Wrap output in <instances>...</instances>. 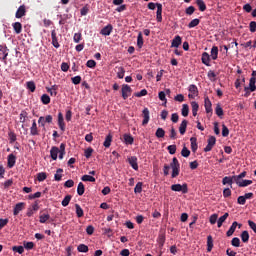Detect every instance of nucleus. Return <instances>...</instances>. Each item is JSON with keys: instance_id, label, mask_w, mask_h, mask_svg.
Wrapping results in <instances>:
<instances>
[{"instance_id": "1a4fd4ad", "label": "nucleus", "mask_w": 256, "mask_h": 256, "mask_svg": "<svg viewBox=\"0 0 256 256\" xmlns=\"http://www.w3.org/2000/svg\"><path fill=\"white\" fill-rule=\"evenodd\" d=\"M27 13V8L25 7V5H21L15 14L16 19H21V17H25Z\"/></svg>"}, {"instance_id": "9d476101", "label": "nucleus", "mask_w": 256, "mask_h": 256, "mask_svg": "<svg viewBox=\"0 0 256 256\" xmlns=\"http://www.w3.org/2000/svg\"><path fill=\"white\" fill-rule=\"evenodd\" d=\"M111 33H113V25L111 24H108L100 31V35H104V37H108V35H111Z\"/></svg>"}, {"instance_id": "cd10ccee", "label": "nucleus", "mask_w": 256, "mask_h": 256, "mask_svg": "<svg viewBox=\"0 0 256 256\" xmlns=\"http://www.w3.org/2000/svg\"><path fill=\"white\" fill-rule=\"evenodd\" d=\"M213 251V236H207V252L211 253Z\"/></svg>"}, {"instance_id": "dca6fc26", "label": "nucleus", "mask_w": 256, "mask_h": 256, "mask_svg": "<svg viewBox=\"0 0 256 256\" xmlns=\"http://www.w3.org/2000/svg\"><path fill=\"white\" fill-rule=\"evenodd\" d=\"M181 43H183V40L181 38V36L177 35L173 38L172 43H171V47L177 49L179 48V46L181 45Z\"/></svg>"}, {"instance_id": "052dcab7", "label": "nucleus", "mask_w": 256, "mask_h": 256, "mask_svg": "<svg viewBox=\"0 0 256 256\" xmlns=\"http://www.w3.org/2000/svg\"><path fill=\"white\" fill-rule=\"evenodd\" d=\"M81 39H83V35L81 34V32L74 34L73 36L74 43H80Z\"/></svg>"}, {"instance_id": "6e6552de", "label": "nucleus", "mask_w": 256, "mask_h": 256, "mask_svg": "<svg viewBox=\"0 0 256 256\" xmlns=\"http://www.w3.org/2000/svg\"><path fill=\"white\" fill-rule=\"evenodd\" d=\"M241 229L242 225L237 223V221H234L232 225L230 226L229 230L226 232L227 237H231L233 233H235V229Z\"/></svg>"}, {"instance_id": "72a5a7b5", "label": "nucleus", "mask_w": 256, "mask_h": 256, "mask_svg": "<svg viewBox=\"0 0 256 256\" xmlns=\"http://www.w3.org/2000/svg\"><path fill=\"white\" fill-rule=\"evenodd\" d=\"M77 251L79 253H88L89 252V246L85 244H79L77 247Z\"/></svg>"}, {"instance_id": "ea45409f", "label": "nucleus", "mask_w": 256, "mask_h": 256, "mask_svg": "<svg viewBox=\"0 0 256 256\" xmlns=\"http://www.w3.org/2000/svg\"><path fill=\"white\" fill-rule=\"evenodd\" d=\"M75 209H76V215L78 218H81L83 217V215H85V213L83 212V208H81L79 204H75Z\"/></svg>"}, {"instance_id": "338daca9", "label": "nucleus", "mask_w": 256, "mask_h": 256, "mask_svg": "<svg viewBox=\"0 0 256 256\" xmlns=\"http://www.w3.org/2000/svg\"><path fill=\"white\" fill-rule=\"evenodd\" d=\"M217 219H219V215L212 214L209 218L211 225H215V223H217Z\"/></svg>"}, {"instance_id": "473e14b6", "label": "nucleus", "mask_w": 256, "mask_h": 256, "mask_svg": "<svg viewBox=\"0 0 256 256\" xmlns=\"http://www.w3.org/2000/svg\"><path fill=\"white\" fill-rule=\"evenodd\" d=\"M215 113H216V115H217L220 119H223L224 112H223V108L221 107V104H217V105H216Z\"/></svg>"}, {"instance_id": "5701e85b", "label": "nucleus", "mask_w": 256, "mask_h": 256, "mask_svg": "<svg viewBox=\"0 0 256 256\" xmlns=\"http://www.w3.org/2000/svg\"><path fill=\"white\" fill-rule=\"evenodd\" d=\"M210 57L213 59V61H217V58L219 57V47L213 46L210 52Z\"/></svg>"}, {"instance_id": "f704fd0d", "label": "nucleus", "mask_w": 256, "mask_h": 256, "mask_svg": "<svg viewBox=\"0 0 256 256\" xmlns=\"http://www.w3.org/2000/svg\"><path fill=\"white\" fill-rule=\"evenodd\" d=\"M30 135H39V131L37 130V122L33 120L32 126L30 128Z\"/></svg>"}, {"instance_id": "4d7b16f0", "label": "nucleus", "mask_w": 256, "mask_h": 256, "mask_svg": "<svg viewBox=\"0 0 256 256\" xmlns=\"http://www.w3.org/2000/svg\"><path fill=\"white\" fill-rule=\"evenodd\" d=\"M61 173H63V169H57L56 174L54 175L55 181H61V179L63 178V175Z\"/></svg>"}, {"instance_id": "c85d7f7f", "label": "nucleus", "mask_w": 256, "mask_h": 256, "mask_svg": "<svg viewBox=\"0 0 256 256\" xmlns=\"http://www.w3.org/2000/svg\"><path fill=\"white\" fill-rule=\"evenodd\" d=\"M191 108L193 117H197V112L199 111V104L196 101H192Z\"/></svg>"}, {"instance_id": "5fc2aeb1", "label": "nucleus", "mask_w": 256, "mask_h": 256, "mask_svg": "<svg viewBox=\"0 0 256 256\" xmlns=\"http://www.w3.org/2000/svg\"><path fill=\"white\" fill-rule=\"evenodd\" d=\"M26 85H27V89H29L31 93H35V89H37V86H35V82L29 81L26 83Z\"/></svg>"}, {"instance_id": "49530a36", "label": "nucleus", "mask_w": 256, "mask_h": 256, "mask_svg": "<svg viewBox=\"0 0 256 256\" xmlns=\"http://www.w3.org/2000/svg\"><path fill=\"white\" fill-rule=\"evenodd\" d=\"M41 102L43 103V105H49V103H51V97H49V95L47 94H43L41 96Z\"/></svg>"}, {"instance_id": "3c124183", "label": "nucleus", "mask_w": 256, "mask_h": 256, "mask_svg": "<svg viewBox=\"0 0 256 256\" xmlns=\"http://www.w3.org/2000/svg\"><path fill=\"white\" fill-rule=\"evenodd\" d=\"M181 113L183 117H189V105L183 104Z\"/></svg>"}, {"instance_id": "bb28decb", "label": "nucleus", "mask_w": 256, "mask_h": 256, "mask_svg": "<svg viewBox=\"0 0 256 256\" xmlns=\"http://www.w3.org/2000/svg\"><path fill=\"white\" fill-rule=\"evenodd\" d=\"M229 217V213H225L223 216H221L218 221H217V227L221 228L223 227V223H225V221H227V218Z\"/></svg>"}, {"instance_id": "b1692460", "label": "nucleus", "mask_w": 256, "mask_h": 256, "mask_svg": "<svg viewBox=\"0 0 256 256\" xmlns=\"http://www.w3.org/2000/svg\"><path fill=\"white\" fill-rule=\"evenodd\" d=\"M188 121L187 120H183L179 126V133L180 135H185V133L187 132V125H188Z\"/></svg>"}, {"instance_id": "a211bd4d", "label": "nucleus", "mask_w": 256, "mask_h": 256, "mask_svg": "<svg viewBox=\"0 0 256 256\" xmlns=\"http://www.w3.org/2000/svg\"><path fill=\"white\" fill-rule=\"evenodd\" d=\"M59 150H60L59 147L52 146V148L50 150V157H51V159H53V161H57V157L59 155Z\"/></svg>"}, {"instance_id": "20e7f679", "label": "nucleus", "mask_w": 256, "mask_h": 256, "mask_svg": "<svg viewBox=\"0 0 256 256\" xmlns=\"http://www.w3.org/2000/svg\"><path fill=\"white\" fill-rule=\"evenodd\" d=\"M131 93H133V89L128 84L122 85V99L127 100L131 97Z\"/></svg>"}, {"instance_id": "f257e3e1", "label": "nucleus", "mask_w": 256, "mask_h": 256, "mask_svg": "<svg viewBox=\"0 0 256 256\" xmlns=\"http://www.w3.org/2000/svg\"><path fill=\"white\" fill-rule=\"evenodd\" d=\"M155 8L157 9L156 11V21L158 23H161V21H163V4L161 3H153V2H150L148 3V9H150L151 11H155Z\"/></svg>"}, {"instance_id": "c03bdc74", "label": "nucleus", "mask_w": 256, "mask_h": 256, "mask_svg": "<svg viewBox=\"0 0 256 256\" xmlns=\"http://www.w3.org/2000/svg\"><path fill=\"white\" fill-rule=\"evenodd\" d=\"M51 219V215L49 214H42L39 216V222L40 223H47Z\"/></svg>"}, {"instance_id": "6ab92c4d", "label": "nucleus", "mask_w": 256, "mask_h": 256, "mask_svg": "<svg viewBox=\"0 0 256 256\" xmlns=\"http://www.w3.org/2000/svg\"><path fill=\"white\" fill-rule=\"evenodd\" d=\"M58 127L62 132L65 131V120L63 118V113L61 112L58 113Z\"/></svg>"}, {"instance_id": "393cba45", "label": "nucleus", "mask_w": 256, "mask_h": 256, "mask_svg": "<svg viewBox=\"0 0 256 256\" xmlns=\"http://www.w3.org/2000/svg\"><path fill=\"white\" fill-rule=\"evenodd\" d=\"M235 183L238 187H249V185H253V180H238Z\"/></svg>"}, {"instance_id": "4c0bfd02", "label": "nucleus", "mask_w": 256, "mask_h": 256, "mask_svg": "<svg viewBox=\"0 0 256 256\" xmlns=\"http://www.w3.org/2000/svg\"><path fill=\"white\" fill-rule=\"evenodd\" d=\"M111 141H113V136L111 134H108L103 143L104 147H106V148L111 147Z\"/></svg>"}, {"instance_id": "13d9d810", "label": "nucleus", "mask_w": 256, "mask_h": 256, "mask_svg": "<svg viewBox=\"0 0 256 256\" xmlns=\"http://www.w3.org/2000/svg\"><path fill=\"white\" fill-rule=\"evenodd\" d=\"M143 191V182H138L134 188V193H142Z\"/></svg>"}, {"instance_id": "4be33fe9", "label": "nucleus", "mask_w": 256, "mask_h": 256, "mask_svg": "<svg viewBox=\"0 0 256 256\" xmlns=\"http://www.w3.org/2000/svg\"><path fill=\"white\" fill-rule=\"evenodd\" d=\"M235 181L234 176H226L222 179L223 185H230L231 188H233V182Z\"/></svg>"}, {"instance_id": "f8f14e48", "label": "nucleus", "mask_w": 256, "mask_h": 256, "mask_svg": "<svg viewBox=\"0 0 256 256\" xmlns=\"http://www.w3.org/2000/svg\"><path fill=\"white\" fill-rule=\"evenodd\" d=\"M201 61L203 65H206V67H211V56L209 55V53L204 52L202 54Z\"/></svg>"}, {"instance_id": "09e8293b", "label": "nucleus", "mask_w": 256, "mask_h": 256, "mask_svg": "<svg viewBox=\"0 0 256 256\" xmlns=\"http://www.w3.org/2000/svg\"><path fill=\"white\" fill-rule=\"evenodd\" d=\"M245 177H247V172L246 171H243L239 175H234V183H236L237 181L243 180V178H245Z\"/></svg>"}, {"instance_id": "69168bd1", "label": "nucleus", "mask_w": 256, "mask_h": 256, "mask_svg": "<svg viewBox=\"0 0 256 256\" xmlns=\"http://www.w3.org/2000/svg\"><path fill=\"white\" fill-rule=\"evenodd\" d=\"M181 155L182 157H189V155H191V151L184 146L182 148Z\"/></svg>"}, {"instance_id": "7ed1b4c3", "label": "nucleus", "mask_w": 256, "mask_h": 256, "mask_svg": "<svg viewBox=\"0 0 256 256\" xmlns=\"http://www.w3.org/2000/svg\"><path fill=\"white\" fill-rule=\"evenodd\" d=\"M171 191L181 192L184 195L189 193V188L187 187V183L184 184H174L171 186Z\"/></svg>"}, {"instance_id": "ddd939ff", "label": "nucleus", "mask_w": 256, "mask_h": 256, "mask_svg": "<svg viewBox=\"0 0 256 256\" xmlns=\"http://www.w3.org/2000/svg\"><path fill=\"white\" fill-rule=\"evenodd\" d=\"M51 37H52V45L55 47V49H59L61 45L59 44V40L57 39V32L55 30L51 31Z\"/></svg>"}, {"instance_id": "8fccbe9b", "label": "nucleus", "mask_w": 256, "mask_h": 256, "mask_svg": "<svg viewBox=\"0 0 256 256\" xmlns=\"http://www.w3.org/2000/svg\"><path fill=\"white\" fill-rule=\"evenodd\" d=\"M12 251L19 253V255H23V253H25V248L23 246H13Z\"/></svg>"}, {"instance_id": "aec40b11", "label": "nucleus", "mask_w": 256, "mask_h": 256, "mask_svg": "<svg viewBox=\"0 0 256 256\" xmlns=\"http://www.w3.org/2000/svg\"><path fill=\"white\" fill-rule=\"evenodd\" d=\"M8 55L9 53L7 52V47L0 46V60L6 63Z\"/></svg>"}, {"instance_id": "bf43d9fd", "label": "nucleus", "mask_w": 256, "mask_h": 256, "mask_svg": "<svg viewBox=\"0 0 256 256\" xmlns=\"http://www.w3.org/2000/svg\"><path fill=\"white\" fill-rule=\"evenodd\" d=\"M231 245L233 247H241V240L238 237H235L231 240Z\"/></svg>"}, {"instance_id": "e433bc0d", "label": "nucleus", "mask_w": 256, "mask_h": 256, "mask_svg": "<svg viewBox=\"0 0 256 256\" xmlns=\"http://www.w3.org/2000/svg\"><path fill=\"white\" fill-rule=\"evenodd\" d=\"M143 33L139 32L138 36H137V47L138 49H142L143 48Z\"/></svg>"}, {"instance_id": "2f4dec72", "label": "nucleus", "mask_w": 256, "mask_h": 256, "mask_svg": "<svg viewBox=\"0 0 256 256\" xmlns=\"http://www.w3.org/2000/svg\"><path fill=\"white\" fill-rule=\"evenodd\" d=\"M256 78L255 77H251L250 78V81H249V86H248V89H250V91L252 93H254V91H256Z\"/></svg>"}, {"instance_id": "79ce46f5", "label": "nucleus", "mask_w": 256, "mask_h": 256, "mask_svg": "<svg viewBox=\"0 0 256 256\" xmlns=\"http://www.w3.org/2000/svg\"><path fill=\"white\" fill-rule=\"evenodd\" d=\"M77 193L78 195H84L85 193V184L83 182H79L78 187H77Z\"/></svg>"}, {"instance_id": "e2e57ef3", "label": "nucleus", "mask_w": 256, "mask_h": 256, "mask_svg": "<svg viewBox=\"0 0 256 256\" xmlns=\"http://www.w3.org/2000/svg\"><path fill=\"white\" fill-rule=\"evenodd\" d=\"M222 137H229V128L225 124H222Z\"/></svg>"}, {"instance_id": "37998d69", "label": "nucleus", "mask_w": 256, "mask_h": 256, "mask_svg": "<svg viewBox=\"0 0 256 256\" xmlns=\"http://www.w3.org/2000/svg\"><path fill=\"white\" fill-rule=\"evenodd\" d=\"M117 69V77L118 79H123L125 77V68L123 67H116Z\"/></svg>"}, {"instance_id": "9b49d317", "label": "nucleus", "mask_w": 256, "mask_h": 256, "mask_svg": "<svg viewBox=\"0 0 256 256\" xmlns=\"http://www.w3.org/2000/svg\"><path fill=\"white\" fill-rule=\"evenodd\" d=\"M128 163L134 169V171H139V164L137 163L136 156H131L128 158Z\"/></svg>"}, {"instance_id": "c9c22d12", "label": "nucleus", "mask_w": 256, "mask_h": 256, "mask_svg": "<svg viewBox=\"0 0 256 256\" xmlns=\"http://www.w3.org/2000/svg\"><path fill=\"white\" fill-rule=\"evenodd\" d=\"M240 237L243 243H249V232L247 230H244Z\"/></svg>"}, {"instance_id": "a19ab883", "label": "nucleus", "mask_w": 256, "mask_h": 256, "mask_svg": "<svg viewBox=\"0 0 256 256\" xmlns=\"http://www.w3.org/2000/svg\"><path fill=\"white\" fill-rule=\"evenodd\" d=\"M71 199H73V196L66 195L64 199L62 200V207H67L69 203H71Z\"/></svg>"}, {"instance_id": "4468645a", "label": "nucleus", "mask_w": 256, "mask_h": 256, "mask_svg": "<svg viewBox=\"0 0 256 256\" xmlns=\"http://www.w3.org/2000/svg\"><path fill=\"white\" fill-rule=\"evenodd\" d=\"M23 209H25V203H24V202L17 203V204L14 206L13 215H14L15 217H17V215H19V212H20V211H23Z\"/></svg>"}, {"instance_id": "58836bf2", "label": "nucleus", "mask_w": 256, "mask_h": 256, "mask_svg": "<svg viewBox=\"0 0 256 256\" xmlns=\"http://www.w3.org/2000/svg\"><path fill=\"white\" fill-rule=\"evenodd\" d=\"M8 139H9V143L13 144L17 141V134H15V132L10 131L8 133Z\"/></svg>"}, {"instance_id": "de8ad7c7", "label": "nucleus", "mask_w": 256, "mask_h": 256, "mask_svg": "<svg viewBox=\"0 0 256 256\" xmlns=\"http://www.w3.org/2000/svg\"><path fill=\"white\" fill-rule=\"evenodd\" d=\"M81 181H85V182L89 181L90 183H95L96 179L91 175H83L81 177Z\"/></svg>"}, {"instance_id": "39448f33", "label": "nucleus", "mask_w": 256, "mask_h": 256, "mask_svg": "<svg viewBox=\"0 0 256 256\" xmlns=\"http://www.w3.org/2000/svg\"><path fill=\"white\" fill-rule=\"evenodd\" d=\"M188 91H189V94H188L189 99H195V97L199 96V88H197V85L195 84H191L188 87Z\"/></svg>"}, {"instance_id": "6e6d98bb", "label": "nucleus", "mask_w": 256, "mask_h": 256, "mask_svg": "<svg viewBox=\"0 0 256 256\" xmlns=\"http://www.w3.org/2000/svg\"><path fill=\"white\" fill-rule=\"evenodd\" d=\"M65 143H61L60 144V150H59V159H63V157H65Z\"/></svg>"}, {"instance_id": "0e129e2a", "label": "nucleus", "mask_w": 256, "mask_h": 256, "mask_svg": "<svg viewBox=\"0 0 256 256\" xmlns=\"http://www.w3.org/2000/svg\"><path fill=\"white\" fill-rule=\"evenodd\" d=\"M91 155H93V148L89 147L84 151V156L86 159H90Z\"/></svg>"}, {"instance_id": "0eeeda50", "label": "nucleus", "mask_w": 256, "mask_h": 256, "mask_svg": "<svg viewBox=\"0 0 256 256\" xmlns=\"http://www.w3.org/2000/svg\"><path fill=\"white\" fill-rule=\"evenodd\" d=\"M204 107H205V111L206 113L209 115H213V104L211 103V100L209 99V97H205L204 99Z\"/></svg>"}, {"instance_id": "a18cd8bd", "label": "nucleus", "mask_w": 256, "mask_h": 256, "mask_svg": "<svg viewBox=\"0 0 256 256\" xmlns=\"http://www.w3.org/2000/svg\"><path fill=\"white\" fill-rule=\"evenodd\" d=\"M124 141L127 145H133V136L131 134H124Z\"/></svg>"}, {"instance_id": "a878e982", "label": "nucleus", "mask_w": 256, "mask_h": 256, "mask_svg": "<svg viewBox=\"0 0 256 256\" xmlns=\"http://www.w3.org/2000/svg\"><path fill=\"white\" fill-rule=\"evenodd\" d=\"M12 27L17 35L23 31V25L21 22H15L12 24Z\"/></svg>"}, {"instance_id": "f03ea898", "label": "nucleus", "mask_w": 256, "mask_h": 256, "mask_svg": "<svg viewBox=\"0 0 256 256\" xmlns=\"http://www.w3.org/2000/svg\"><path fill=\"white\" fill-rule=\"evenodd\" d=\"M170 167L172 168V179H175L176 177H179V173L181 171V164H179V160L177 157H174L172 159V162L170 163Z\"/></svg>"}, {"instance_id": "c756f323", "label": "nucleus", "mask_w": 256, "mask_h": 256, "mask_svg": "<svg viewBox=\"0 0 256 256\" xmlns=\"http://www.w3.org/2000/svg\"><path fill=\"white\" fill-rule=\"evenodd\" d=\"M190 143H191L192 152H193V153H196V152H197V149H198L197 138H196V137L190 138Z\"/></svg>"}, {"instance_id": "774afa93", "label": "nucleus", "mask_w": 256, "mask_h": 256, "mask_svg": "<svg viewBox=\"0 0 256 256\" xmlns=\"http://www.w3.org/2000/svg\"><path fill=\"white\" fill-rule=\"evenodd\" d=\"M87 13H89V5H85L82 9H80V15H82V17H85Z\"/></svg>"}, {"instance_id": "603ef678", "label": "nucleus", "mask_w": 256, "mask_h": 256, "mask_svg": "<svg viewBox=\"0 0 256 256\" xmlns=\"http://www.w3.org/2000/svg\"><path fill=\"white\" fill-rule=\"evenodd\" d=\"M200 23L201 20H199V18H195L188 24V28L193 29V27H197V25H199Z\"/></svg>"}, {"instance_id": "680f3d73", "label": "nucleus", "mask_w": 256, "mask_h": 256, "mask_svg": "<svg viewBox=\"0 0 256 256\" xmlns=\"http://www.w3.org/2000/svg\"><path fill=\"white\" fill-rule=\"evenodd\" d=\"M37 179L39 182H43L45 181V179H47V173L45 172H40L37 174Z\"/></svg>"}, {"instance_id": "f3484780", "label": "nucleus", "mask_w": 256, "mask_h": 256, "mask_svg": "<svg viewBox=\"0 0 256 256\" xmlns=\"http://www.w3.org/2000/svg\"><path fill=\"white\" fill-rule=\"evenodd\" d=\"M15 163H17V156L14 154H9L8 155V167L9 169H13L15 167Z\"/></svg>"}, {"instance_id": "412c9836", "label": "nucleus", "mask_w": 256, "mask_h": 256, "mask_svg": "<svg viewBox=\"0 0 256 256\" xmlns=\"http://www.w3.org/2000/svg\"><path fill=\"white\" fill-rule=\"evenodd\" d=\"M47 93H50L51 97H57L58 85H52L51 88L46 87Z\"/></svg>"}, {"instance_id": "423d86ee", "label": "nucleus", "mask_w": 256, "mask_h": 256, "mask_svg": "<svg viewBox=\"0 0 256 256\" xmlns=\"http://www.w3.org/2000/svg\"><path fill=\"white\" fill-rule=\"evenodd\" d=\"M207 143V146L204 148L205 153L212 151L213 147H215V144L217 143V138H215V136H209Z\"/></svg>"}, {"instance_id": "864d4df0", "label": "nucleus", "mask_w": 256, "mask_h": 256, "mask_svg": "<svg viewBox=\"0 0 256 256\" xmlns=\"http://www.w3.org/2000/svg\"><path fill=\"white\" fill-rule=\"evenodd\" d=\"M155 135L158 139H163V137H165V130L163 128H158Z\"/></svg>"}, {"instance_id": "2eb2a0df", "label": "nucleus", "mask_w": 256, "mask_h": 256, "mask_svg": "<svg viewBox=\"0 0 256 256\" xmlns=\"http://www.w3.org/2000/svg\"><path fill=\"white\" fill-rule=\"evenodd\" d=\"M142 117H143V121H142V125H147L149 123V108H144L142 111Z\"/></svg>"}, {"instance_id": "7c9ffc66", "label": "nucleus", "mask_w": 256, "mask_h": 256, "mask_svg": "<svg viewBox=\"0 0 256 256\" xmlns=\"http://www.w3.org/2000/svg\"><path fill=\"white\" fill-rule=\"evenodd\" d=\"M196 5L198 6L199 11H207V5L203 0H196Z\"/></svg>"}]
</instances>
